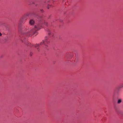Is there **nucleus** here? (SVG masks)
I'll return each mask as SVG.
<instances>
[{"instance_id": "obj_1", "label": "nucleus", "mask_w": 123, "mask_h": 123, "mask_svg": "<svg viewBox=\"0 0 123 123\" xmlns=\"http://www.w3.org/2000/svg\"><path fill=\"white\" fill-rule=\"evenodd\" d=\"M43 25L41 24L38 23L35 26L34 28L32 29H27L26 30L25 34L28 36L33 35L36 36L38 34L37 31L39 30Z\"/></svg>"}, {"instance_id": "obj_2", "label": "nucleus", "mask_w": 123, "mask_h": 123, "mask_svg": "<svg viewBox=\"0 0 123 123\" xmlns=\"http://www.w3.org/2000/svg\"><path fill=\"white\" fill-rule=\"evenodd\" d=\"M49 43L50 41L49 38L47 37H46L44 40L41 42L40 44L42 45L44 44L46 46L48 47Z\"/></svg>"}, {"instance_id": "obj_3", "label": "nucleus", "mask_w": 123, "mask_h": 123, "mask_svg": "<svg viewBox=\"0 0 123 123\" xmlns=\"http://www.w3.org/2000/svg\"><path fill=\"white\" fill-rule=\"evenodd\" d=\"M48 36L50 37H52L54 36L53 34L51 31L49 29H48L47 30Z\"/></svg>"}, {"instance_id": "obj_4", "label": "nucleus", "mask_w": 123, "mask_h": 123, "mask_svg": "<svg viewBox=\"0 0 123 123\" xmlns=\"http://www.w3.org/2000/svg\"><path fill=\"white\" fill-rule=\"evenodd\" d=\"M35 21L33 19H30L29 22V24L31 25H34L35 24Z\"/></svg>"}, {"instance_id": "obj_5", "label": "nucleus", "mask_w": 123, "mask_h": 123, "mask_svg": "<svg viewBox=\"0 0 123 123\" xmlns=\"http://www.w3.org/2000/svg\"><path fill=\"white\" fill-rule=\"evenodd\" d=\"M40 45H41L40 44H36L32 45L34 46L35 47L37 48V47H38Z\"/></svg>"}, {"instance_id": "obj_6", "label": "nucleus", "mask_w": 123, "mask_h": 123, "mask_svg": "<svg viewBox=\"0 0 123 123\" xmlns=\"http://www.w3.org/2000/svg\"><path fill=\"white\" fill-rule=\"evenodd\" d=\"M43 24L46 25L47 26H48V23L44 21V22Z\"/></svg>"}, {"instance_id": "obj_7", "label": "nucleus", "mask_w": 123, "mask_h": 123, "mask_svg": "<svg viewBox=\"0 0 123 123\" xmlns=\"http://www.w3.org/2000/svg\"><path fill=\"white\" fill-rule=\"evenodd\" d=\"M121 102V99L118 100L117 101V103L118 104H120Z\"/></svg>"}, {"instance_id": "obj_8", "label": "nucleus", "mask_w": 123, "mask_h": 123, "mask_svg": "<svg viewBox=\"0 0 123 123\" xmlns=\"http://www.w3.org/2000/svg\"><path fill=\"white\" fill-rule=\"evenodd\" d=\"M119 87L120 88L123 87V83L121 84L119 86Z\"/></svg>"}, {"instance_id": "obj_9", "label": "nucleus", "mask_w": 123, "mask_h": 123, "mask_svg": "<svg viewBox=\"0 0 123 123\" xmlns=\"http://www.w3.org/2000/svg\"><path fill=\"white\" fill-rule=\"evenodd\" d=\"M24 18L23 17H22L21 18V19L20 21L22 23H24L25 22L24 21H23V19Z\"/></svg>"}, {"instance_id": "obj_10", "label": "nucleus", "mask_w": 123, "mask_h": 123, "mask_svg": "<svg viewBox=\"0 0 123 123\" xmlns=\"http://www.w3.org/2000/svg\"><path fill=\"white\" fill-rule=\"evenodd\" d=\"M51 6V5H48L47 7V8L48 9Z\"/></svg>"}, {"instance_id": "obj_11", "label": "nucleus", "mask_w": 123, "mask_h": 123, "mask_svg": "<svg viewBox=\"0 0 123 123\" xmlns=\"http://www.w3.org/2000/svg\"><path fill=\"white\" fill-rule=\"evenodd\" d=\"M40 49L39 48H37V50L38 51H40Z\"/></svg>"}, {"instance_id": "obj_12", "label": "nucleus", "mask_w": 123, "mask_h": 123, "mask_svg": "<svg viewBox=\"0 0 123 123\" xmlns=\"http://www.w3.org/2000/svg\"><path fill=\"white\" fill-rule=\"evenodd\" d=\"M40 11H41V12H43V9H41L40 10Z\"/></svg>"}, {"instance_id": "obj_13", "label": "nucleus", "mask_w": 123, "mask_h": 123, "mask_svg": "<svg viewBox=\"0 0 123 123\" xmlns=\"http://www.w3.org/2000/svg\"><path fill=\"white\" fill-rule=\"evenodd\" d=\"M32 53H30V56H31L32 55Z\"/></svg>"}, {"instance_id": "obj_14", "label": "nucleus", "mask_w": 123, "mask_h": 123, "mask_svg": "<svg viewBox=\"0 0 123 123\" xmlns=\"http://www.w3.org/2000/svg\"><path fill=\"white\" fill-rule=\"evenodd\" d=\"M2 34L0 32V36H2Z\"/></svg>"}, {"instance_id": "obj_15", "label": "nucleus", "mask_w": 123, "mask_h": 123, "mask_svg": "<svg viewBox=\"0 0 123 123\" xmlns=\"http://www.w3.org/2000/svg\"><path fill=\"white\" fill-rule=\"evenodd\" d=\"M22 42H23V40L22 39Z\"/></svg>"}]
</instances>
